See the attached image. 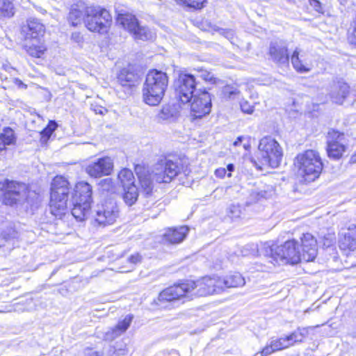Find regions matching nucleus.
<instances>
[{
    "label": "nucleus",
    "mask_w": 356,
    "mask_h": 356,
    "mask_svg": "<svg viewBox=\"0 0 356 356\" xmlns=\"http://www.w3.org/2000/svg\"><path fill=\"white\" fill-rule=\"evenodd\" d=\"M241 214V209L239 205L232 204L228 208V216L232 219H237L240 218Z\"/></svg>",
    "instance_id": "nucleus-44"
},
{
    "label": "nucleus",
    "mask_w": 356,
    "mask_h": 356,
    "mask_svg": "<svg viewBox=\"0 0 356 356\" xmlns=\"http://www.w3.org/2000/svg\"><path fill=\"white\" fill-rule=\"evenodd\" d=\"M120 25L130 32L136 40H151L155 37V33L145 25L142 26L140 24H120Z\"/></svg>",
    "instance_id": "nucleus-16"
},
{
    "label": "nucleus",
    "mask_w": 356,
    "mask_h": 356,
    "mask_svg": "<svg viewBox=\"0 0 356 356\" xmlns=\"http://www.w3.org/2000/svg\"><path fill=\"white\" fill-rule=\"evenodd\" d=\"M219 283L222 286V292L226 288H235L243 286L245 284L244 277L239 273H236L226 276L224 278L219 277Z\"/></svg>",
    "instance_id": "nucleus-26"
},
{
    "label": "nucleus",
    "mask_w": 356,
    "mask_h": 356,
    "mask_svg": "<svg viewBox=\"0 0 356 356\" xmlns=\"http://www.w3.org/2000/svg\"><path fill=\"white\" fill-rule=\"evenodd\" d=\"M99 186L104 191H112L113 190V183L110 178L104 179L100 181Z\"/></svg>",
    "instance_id": "nucleus-45"
},
{
    "label": "nucleus",
    "mask_w": 356,
    "mask_h": 356,
    "mask_svg": "<svg viewBox=\"0 0 356 356\" xmlns=\"http://www.w3.org/2000/svg\"><path fill=\"white\" fill-rule=\"evenodd\" d=\"M124 193L123 199L128 206H132L138 200V190L136 185H131L123 188Z\"/></svg>",
    "instance_id": "nucleus-29"
},
{
    "label": "nucleus",
    "mask_w": 356,
    "mask_h": 356,
    "mask_svg": "<svg viewBox=\"0 0 356 356\" xmlns=\"http://www.w3.org/2000/svg\"><path fill=\"white\" fill-rule=\"evenodd\" d=\"M300 51L296 49L291 56V63L294 69L300 73H306L311 71L313 65L311 61L300 59L299 57Z\"/></svg>",
    "instance_id": "nucleus-28"
},
{
    "label": "nucleus",
    "mask_w": 356,
    "mask_h": 356,
    "mask_svg": "<svg viewBox=\"0 0 356 356\" xmlns=\"http://www.w3.org/2000/svg\"><path fill=\"white\" fill-rule=\"evenodd\" d=\"M89 356H99V353H98L97 352L94 351V352H92V353L89 355Z\"/></svg>",
    "instance_id": "nucleus-58"
},
{
    "label": "nucleus",
    "mask_w": 356,
    "mask_h": 356,
    "mask_svg": "<svg viewBox=\"0 0 356 356\" xmlns=\"http://www.w3.org/2000/svg\"><path fill=\"white\" fill-rule=\"evenodd\" d=\"M14 13V6L10 0H0V19H8Z\"/></svg>",
    "instance_id": "nucleus-31"
},
{
    "label": "nucleus",
    "mask_w": 356,
    "mask_h": 356,
    "mask_svg": "<svg viewBox=\"0 0 356 356\" xmlns=\"http://www.w3.org/2000/svg\"><path fill=\"white\" fill-rule=\"evenodd\" d=\"M310 4L315 8V10L318 12H321V4L317 0H309Z\"/></svg>",
    "instance_id": "nucleus-52"
},
{
    "label": "nucleus",
    "mask_w": 356,
    "mask_h": 356,
    "mask_svg": "<svg viewBox=\"0 0 356 356\" xmlns=\"http://www.w3.org/2000/svg\"><path fill=\"white\" fill-rule=\"evenodd\" d=\"M350 92V86L344 81L339 80L334 82L330 91V97L333 102L342 104Z\"/></svg>",
    "instance_id": "nucleus-18"
},
{
    "label": "nucleus",
    "mask_w": 356,
    "mask_h": 356,
    "mask_svg": "<svg viewBox=\"0 0 356 356\" xmlns=\"http://www.w3.org/2000/svg\"><path fill=\"white\" fill-rule=\"evenodd\" d=\"M71 38H72V40H73L74 42H76L77 43H79V42H82V40H83L82 35L79 33H77V32L72 33Z\"/></svg>",
    "instance_id": "nucleus-51"
},
{
    "label": "nucleus",
    "mask_w": 356,
    "mask_h": 356,
    "mask_svg": "<svg viewBox=\"0 0 356 356\" xmlns=\"http://www.w3.org/2000/svg\"><path fill=\"white\" fill-rule=\"evenodd\" d=\"M275 352L272 343L269 341L266 346L259 352L261 356H268Z\"/></svg>",
    "instance_id": "nucleus-47"
},
{
    "label": "nucleus",
    "mask_w": 356,
    "mask_h": 356,
    "mask_svg": "<svg viewBox=\"0 0 356 356\" xmlns=\"http://www.w3.org/2000/svg\"><path fill=\"white\" fill-rule=\"evenodd\" d=\"M222 92L224 96L229 99L238 97L240 94V91L236 87L229 85L224 87Z\"/></svg>",
    "instance_id": "nucleus-42"
},
{
    "label": "nucleus",
    "mask_w": 356,
    "mask_h": 356,
    "mask_svg": "<svg viewBox=\"0 0 356 356\" xmlns=\"http://www.w3.org/2000/svg\"><path fill=\"white\" fill-rule=\"evenodd\" d=\"M128 261L132 264H137L141 262L142 257L140 254L136 253V254L131 255L129 257Z\"/></svg>",
    "instance_id": "nucleus-49"
},
{
    "label": "nucleus",
    "mask_w": 356,
    "mask_h": 356,
    "mask_svg": "<svg viewBox=\"0 0 356 356\" xmlns=\"http://www.w3.org/2000/svg\"><path fill=\"white\" fill-rule=\"evenodd\" d=\"M26 48L27 53L30 56L35 58H40L45 51V48H44L42 46H26Z\"/></svg>",
    "instance_id": "nucleus-40"
},
{
    "label": "nucleus",
    "mask_w": 356,
    "mask_h": 356,
    "mask_svg": "<svg viewBox=\"0 0 356 356\" xmlns=\"http://www.w3.org/2000/svg\"><path fill=\"white\" fill-rule=\"evenodd\" d=\"M243 256H258L263 254L270 259V262L296 264L302 261V255L300 248L295 240L286 241L281 245H270L268 243L261 245L259 249L257 244H249L242 252Z\"/></svg>",
    "instance_id": "nucleus-2"
},
{
    "label": "nucleus",
    "mask_w": 356,
    "mask_h": 356,
    "mask_svg": "<svg viewBox=\"0 0 356 356\" xmlns=\"http://www.w3.org/2000/svg\"><path fill=\"white\" fill-rule=\"evenodd\" d=\"M343 135L338 131H332L328 133L327 139V155L333 159H339L346 150V145L342 140Z\"/></svg>",
    "instance_id": "nucleus-13"
},
{
    "label": "nucleus",
    "mask_w": 356,
    "mask_h": 356,
    "mask_svg": "<svg viewBox=\"0 0 356 356\" xmlns=\"http://www.w3.org/2000/svg\"><path fill=\"white\" fill-rule=\"evenodd\" d=\"M118 22H138L135 15L127 11H121L118 14Z\"/></svg>",
    "instance_id": "nucleus-41"
},
{
    "label": "nucleus",
    "mask_w": 356,
    "mask_h": 356,
    "mask_svg": "<svg viewBox=\"0 0 356 356\" xmlns=\"http://www.w3.org/2000/svg\"><path fill=\"white\" fill-rule=\"evenodd\" d=\"M2 188L5 190L3 195V202L10 207H22L25 204H31L33 203L31 194L35 196V194L31 193L26 184L15 181L5 179L2 184Z\"/></svg>",
    "instance_id": "nucleus-6"
},
{
    "label": "nucleus",
    "mask_w": 356,
    "mask_h": 356,
    "mask_svg": "<svg viewBox=\"0 0 356 356\" xmlns=\"http://www.w3.org/2000/svg\"><path fill=\"white\" fill-rule=\"evenodd\" d=\"M227 171H228L229 172L227 173V177H231V172L232 171H234V165L233 164H228L227 166Z\"/></svg>",
    "instance_id": "nucleus-53"
},
{
    "label": "nucleus",
    "mask_w": 356,
    "mask_h": 356,
    "mask_svg": "<svg viewBox=\"0 0 356 356\" xmlns=\"http://www.w3.org/2000/svg\"><path fill=\"white\" fill-rule=\"evenodd\" d=\"M92 186L86 181L78 182L74 188L72 200L92 203Z\"/></svg>",
    "instance_id": "nucleus-22"
},
{
    "label": "nucleus",
    "mask_w": 356,
    "mask_h": 356,
    "mask_svg": "<svg viewBox=\"0 0 356 356\" xmlns=\"http://www.w3.org/2000/svg\"><path fill=\"white\" fill-rule=\"evenodd\" d=\"M339 248L343 250H356V226L350 225L342 234L339 241Z\"/></svg>",
    "instance_id": "nucleus-19"
},
{
    "label": "nucleus",
    "mask_w": 356,
    "mask_h": 356,
    "mask_svg": "<svg viewBox=\"0 0 356 356\" xmlns=\"http://www.w3.org/2000/svg\"><path fill=\"white\" fill-rule=\"evenodd\" d=\"M243 136H238L236 140L234 142L233 145L234 146H238L239 145L241 142L243 141Z\"/></svg>",
    "instance_id": "nucleus-54"
},
{
    "label": "nucleus",
    "mask_w": 356,
    "mask_h": 356,
    "mask_svg": "<svg viewBox=\"0 0 356 356\" xmlns=\"http://www.w3.org/2000/svg\"><path fill=\"white\" fill-rule=\"evenodd\" d=\"M199 72H200V76L204 81L210 82L213 81V77L211 72L204 70H200Z\"/></svg>",
    "instance_id": "nucleus-48"
},
{
    "label": "nucleus",
    "mask_w": 356,
    "mask_h": 356,
    "mask_svg": "<svg viewBox=\"0 0 356 356\" xmlns=\"http://www.w3.org/2000/svg\"><path fill=\"white\" fill-rule=\"evenodd\" d=\"M132 319V315L129 314L126 316L124 318L120 321L115 327L109 329L105 332L104 335V340L111 341L121 335L130 326Z\"/></svg>",
    "instance_id": "nucleus-21"
},
{
    "label": "nucleus",
    "mask_w": 356,
    "mask_h": 356,
    "mask_svg": "<svg viewBox=\"0 0 356 356\" xmlns=\"http://www.w3.org/2000/svg\"><path fill=\"white\" fill-rule=\"evenodd\" d=\"M106 24H86V26L92 32H97L102 34L107 32L108 26Z\"/></svg>",
    "instance_id": "nucleus-43"
},
{
    "label": "nucleus",
    "mask_w": 356,
    "mask_h": 356,
    "mask_svg": "<svg viewBox=\"0 0 356 356\" xmlns=\"http://www.w3.org/2000/svg\"><path fill=\"white\" fill-rule=\"evenodd\" d=\"M0 139L7 145L14 144L16 140L14 131L10 127L3 129V133L0 135Z\"/></svg>",
    "instance_id": "nucleus-36"
},
{
    "label": "nucleus",
    "mask_w": 356,
    "mask_h": 356,
    "mask_svg": "<svg viewBox=\"0 0 356 356\" xmlns=\"http://www.w3.org/2000/svg\"><path fill=\"white\" fill-rule=\"evenodd\" d=\"M188 232V227L186 226L168 228L163 236V240L167 243L177 244L184 241Z\"/></svg>",
    "instance_id": "nucleus-20"
},
{
    "label": "nucleus",
    "mask_w": 356,
    "mask_h": 356,
    "mask_svg": "<svg viewBox=\"0 0 356 356\" xmlns=\"http://www.w3.org/2000/svg\"><path fill=\"white\" fill-rule=\"evenodd\" d=\"M118 179L120 180L122 187L135 185L134 176L131 170L124 168L118 174Z\"/></svg>",
    "instance_id": "nucleus-34"
},
{
    "label": "nucleus",
    "mask_w": 356,
    "mask_h": 356,
    "mask_svg": "<svg viewBox=\"0 0 356 356\" xmlns=\"http://www.w3.org/2000/svg\"><path fill=\"white\" fill-rule=\"evenodd\" d=\"M197 24V27L200 29H205L206 27H209L210 26V25L211 24H203V23H201V24Z\"/></svg>",
    "instance_id": "nucleus-55"
},
{
    "label": "nucleus",
    "mask_w": 356,
    "mask_h": 356,
    "mask_svg": "<svg viewBox=\"0 0 356 356\" xmlns=\"http://www.w3.org/2000/svg\"><path fill=\"white\" fill-rule=\"evenodd\" d=\"M283 156L282 148L272 137L262 138L258 146V159L261 165L272 168H277Z\"/></svg>",
    "instance_id": "nucleus-8"
},
{
    "label": "nucleus",
    "mask_w": 356,
    "mask_h": 356,
    "mask_svg": "<svg viewBox=\"0 0 356 356\" xmlns=\"http://www.w3.org/2000/svg\"><path fill=\"white\" fill-rule=\"evenodd\" d=\"M270 342L272 343L275 351L281 350L290 346V343H289L286 337L279 339L272 338L270 340Z\"/></svg>",
    "instance_id": "nucleus-38"
},
{
    "label": "nucleus",
    "mask_w": 356,
    "mask_h": 356,
    "mask_svg": "<svg viewBox=\"0 0 356 356\" xmlns=\"http://www.w3.org/2000/svg\"><path fill=\"white\" fill-rule=\"evenodd\" d=\"M300 252L302 255V261L306 262L314 261L318 253L316 239L312 234L305 233L303 234L302 236L300 238Z\"/></svg>",
    "instance_id": "nucleus-14"
},
{
    "label": "nucleus",
    "mask_w": 356,
    "mask_h": 356,
    "mask_svg": "<svg viewBox=\"0 0 356 356\" xmlns=\"http://www.w3.org/2000/svg\"><path fill=\"white\" fill-rule=\"evenodd\" d=\"M113 168V160L108 156H105L89 163L86 171L90 177L98 178L110 175Z\"/></svg>",
    "instance_id": "nucleus-12"
},
{
    "label": "nucleus",
    "mask_w": 356,
    "mask_h": 356,
    "mask_svg": "<svg viewBox=\"0 0 356 356\" xmlns=\"http://www.w3.org/2000/svg\"><path fill=\"white\" fill-rule=\"evenodd\" d=\"M241 111L247 114H252L254 111V107L248 101L242 100L240 103Z\"/></svg>",
    "instance_id": "nucleus-46"
},
{
    "label": "nucleus",
    "mask_w": 356,
    "mask_h": 356,
    "mask_svg": "<svg viewBox=\"0 0 356 356\" xmlns=\"http://www.w3.org/2000/svg\"><path fill=\"white\" fill-rule=\"evenodd\" d=\"M119 216V209L113 200L104 201L97 206L94 221L102 227L113 225Z\"/></svg>",
    "instance_id": "nucleus-10"
},
{
    "label": "nucleus",
    "mask_w": 356,
    "mask_h": 356,
    "mask_svg": "<svg viewBox=\"0 0 356 356\" xmlns=\"http://www.w3.org/2000/svg\"><path fill=\"white\" fill-rule=\"evenodd\" d=\"M18 236L17 232L12 227H8L6 229L0 230V248L9 243L10 241Z\"/></svg>",
    "instance_id": "nucleus-30"
},
{
    "label": "nucleus",
    "mask_w": 356,
    "mask_h": 356,
    "mask_svg": "<svg viewBox=\"0 0 356 356\" xmlns=\"http://www.w3.org/2000/svg\"><path fill=\"white\" fill-rule=\"evenodd\" d=\"M70 192L69 182L63 176H56L54 178L51 186V197L56 199L60 198L67 200Z\"/></svg>",
    "instance_id": "nucleus-17"
},
{
    "label": "nucleus",
    "mask_w": 356,
    "mask_h": 356,
    "mask_svg": "<svg viewBox=\"0 0 356 356\" xmlns=\"http://www.w3.org/2000/svg\"><path fill=\"white\" fill-rule=\"evenodd\" d=\"M175 115V111L170 105H165L163 106L162 109L159 112L158 117L159 119L163 120H170Z\"/></svg>",
    "instance_id": "nucleus-39"
},
{
    "label": "nucleus",
    "mask_w": 356,
    "mask_h": 356,
    "mask_svg": "<svg viewBox=\"0 0 356 356\" xmlns=\"http://www.w3.org/2000/svg\"><path fill=\"white\" fill-rule=\"evenodd\" d=\"M15 83H16V84H17L19 86H25V85L23 83V82H22L21 80L18 79H15Z\"/></svg>",
    "instance_id": "nucleus-57"
},
{
    "label": "nucleus",
    "mask_w": 356,
    "mask_h": 356,
    "mask_svg": "<svg viewBox=\"0 0 356 356\" xmlns=\"http://www.w3.org/2000/svg\"><path fill=\"white\" fill-rule=\"evenodd\" d=\"M179 172L180 168L177 162L166 158L159 160L154 165L150 175H138L141 193H143L145 196H149L153 190V183L152 179L159 184L170 183L178 175Z\"/></svg>",
    "instance_id": "nucleus-3"
},
{
    "label": "nucleus",
    "mask_w": 356,
    "mask_h": 356,
    "mask_svg": "<svg viewBox=\"0 0 356 356\" xmlns=\"http://www.w3.org/2000/svg\"><path fill=\"white\" fill-rule=\"evenodd\" d=\"M168 85L166 73L153 70L147 76L143 87L144 102L150 106H156L162 100Z\"/></svg>",
    "instance_id": "nucleus-5"
},
{
    "label": "nucleus",
    "mask_w": 356,
    "mask_h": 356,
    "mask_svg": "<svg viewBox=\"0 0 356 356\" xmlns=\"http://www.w3.org/2000/svg\"><path fill=\"white\" fill-rule=\"evenodd\" d=\"M73 208L71 213L78 221H83L88 216L91 204L72 200Z\"/></svg>",
    "instance_id": "nucleus-24"
},
{
    "label": "nucleus",
    "mask_w": 356,
    "mask_h": 356,
    "mask_svg": "<svg viewBox=\"0 0 356 356\" xmlns=\"http://www.w3.org/2000/svg\"><path fill=\"white\" fill-rule=\"evenodd\" d=\"M175 1L181 6L193 10H201L207 3V0H175Z\"/></svg>",
    "instance_id": "nucleus-32"
},
{
    "label": "nucleus",
    "mask_w": 356,
    "mask_h": 356,
    "mask_svg": "<svg viewBox=\"0 0 356 356\" xmlns=\"http://www.w3.org/2000/svg\"><path fill=\"white\" fill-rule=\"evenodd\" d=\"M227 174V170L223 168H220L218 169H216L215 171V175L217 177L219 178H223Z\"/></svg>",
    "instance_id": "nucleus-50"
},
{
    "label": "nucleus",
    "mask_w": 356,
    "mask_h": 356,
    "mask_svg": "<svg viewBox=\"0 0 356 356\" xmlns=\"http://www.w3.org/2000/svg\"><path fill=\"white\" fill-rule=\"evenodd\" d=\"M72 22L75 20L83 22H111L112 17L108 10L100 6H85L83 4L73 5L68 15Z\"/></svg>",
    "instance_id": "nucleus-7"
},
{
    "label": "nucleus",
    "mask_w": 356,
    "mask_h": 356,
    "mask_svg": "<svg viewBox=\"0 0 356 356\" xmlns=\"http://www.w3.org/2000/svg\"><path fill=\"white\" fill-rule=\"evenodd\" d=\"M67 200L58 198L55 195L50 198L49 209L51 213L56 218H61L67 211Z\"/></svg>",
    "instance_id": "nucleus-27"
},
{
    "label": "nucleus",
    "mask_w": 356,
    "mask_h": 356,
    "mask_svg": "<svg viewBox=\"0 0 356 356\" xmlns=\"http://www.w3.org/2000/svg\"><path fill=\"white\" fill-rule=\"evenodd\" d=\"M197 83L195 76L189 73H180L175 82L177 97L182 104L191 101L193 97L200 93L201 89H197Z\"/></svg>",
    "instance_id": "nucleus-9"
},
{
    "label": "nucleus",
    "mask_w": 356,
    "mask_h": 356,
    "mask_svg": "<svg viewBox=\"0 0 356 356\" xmlns=\"http://www.w3.org/2000/svg\"><path fill=\"white\" fill-rule=\"evenodd\" d=\"M138 78L137 74L129 67L122 69L117 77L118 82L124 87L134 86L138 81Z\"/></svg>",
    "instance_id": "nucleus-25"
},
{
    "label": "nucleus",
    "mask_w": 356,
    "mask_h": 356,
    "mask_svg": "<svg viewBox=\"0 0 356 356\" xmlns=\"http://www.w3.org/2000/svg\"><path fill=\"white\" fill-rule=\"evenodd\" d=\"M44 32L43 24H24L21 28V34L25 40L36 39Z\"/></svg>",
    "instance_id": "nucleus-23"
},
{
    "label": "nucleus",
    "mask_w": 356,
    "mask_h": 356,
    "mask_svg": "<svg viewBox=\"0 0 356 356\" xmlns=\"http://www.w3.org/2000/svg\"><path fill=\"white\" fill-rule=\"evenodd\" d=\"M269 54L271 59L280 66L289 65V56L287 47L283 41L271 42L269 48Z\"/></svg>",
    "instance_id": "nucleus-15"
},
{
    "label": "nucleus",
    "mask_w": 356,
    "mask_h": 356,
    "mask_svg": "<svg viewBox=\"0 0 356 356\" xmlns=\"http://www.w3.org/2000/svg\"><path fill=\"white\" fill-rule=\"evenodd\" d=\"M56 127V122L55 121H50L48 125L40 132L41 141L42 143L47 142Z\"/></svg>",
    "instance_id": "nucleus-37"
},
{
    "label": "nucleus",
    "mask_w": 356,
    "mask_h": 356,
    "mask_svg": "<svg viewBox=\"0 0 356 356\" xmlns=\"http://www.w3.org/2000/svg\"><path fill=\"white\" fill-rule=\"evenodd\" d=\"M193 98L191 115L193 119L201 118L211 112V99L207 91L200 90V93L196 94Z\"/></svg>",
    "instance_id": "nucleus-11"
},
{
    "label": "nucleus",
    "mask_w": 356,
    "mask_h": 356,
    "mask_svg": "<svg viewBox=\"0 0 356 356\" xmlns=\"http://www.w3.org/2000/svg\"><path fill=\"white\" fill-rule=\"evenodd\" d=\"M257 168L259 169H262V168L261 166H257Z\"/></svg>",
    "instance_id": "nucleus-59"
},
{
    "label": "nucleus",
    "mask_w": 356,
    "mask_h": 356,
    "mask_svg": "<svg viewBox=\"0 0 356 356\" xmlns=\"http://www.w3.org/2000/svg\"><path fill=\"white\" fill-rule=\"evenodd\" d=\"M222 292L218 277H204L196 282L187 280L174 284L163 290L153 303L160 308L165 307V303L187 298L193 299L197 296H207Z\"/></svg>",
    "instance_id": "nucleus-1"
},
{
    "label": "nucleus",
    "mask_w": 356,
    "mask_h": 356,
    "mask_svg": "<svg viewBox=\"0 0 356 356\" xmlns=\"http://www.w3.org/2000/svg\"><path fill=\"white\" fill-rule=\"evenodd\" d=\"M274 190L272 186H268L263 190H253L250 193V198L252 202L260 200L261 198L268 199L274 195Z\"/></svg>",
    "instance_id": "nucleus-33"
},
{
    "label": "nucleus",
    "mask_w": 356,
    "mask_h": 356,
    "mask_svg": "<svg viewBox=\"0 0 356 356\" xmlns=\"http://www.w3.org/2000/svg\"><path fill=\"white\" fill-rule=\"evenodd\" d=\"M6 145H7L4 144V143L0 139V152L4 150Z\"/></svg>",
    "instance_id": "nucleus-56"
},
{
    "label": "nucleus",
    "mask_w": 356,
    "mask_h": 356,
    "mask_svg": "<svg viewBox=\"0 0 356 356\" xmlns=\"http://www.w3.org/2000/svg\"><path fill=\"white\" fill-rule=\"evenodd\" d=\"M297 174L302 181L309 183L319 177L323 164L319 153L313 149H307L298 154L294 159Z\"/></svg>",
    "instance_id": "nucleus-4"
},
{
    "label": "nucleus",
    "mask_w": 356,
    "mask_h": 356,
    "mask_svg": "<svg viewBox=\"0 0 356 356\" xmlns=\"http://www.w3.org/2000/svg\"><path fill=\"white\" fill-rule=\"evenodd\" d=\"M308 334L307 328H298L293 332L286 336L287 340L290 343V346L296 342H301L304 338Z\"/></svg>",
    "instance_id": "nucleus-35"
}]
</instances>
